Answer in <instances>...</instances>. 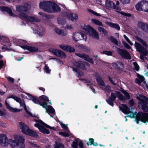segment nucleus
Returning <instances> with one entry per match:
<instances>
[{
  "label": "nucleus",
  "instance_id": "f257e3e1",
  "mask_svg": "<svg viewBox=\"0 0 148 148\" xmlns=\"http://www.w3.org/2000/svg\"><path fill=\"white\" fill-rule=\"evenodd\" d=\"M122 106V107H119L120 110H121L125 114H130L128 115L129 116L132 118L136 117L138 120L144 123L146 121H148V114L140 112L137 114L136 112H132L133 108H131L130 110V108L126 105L123 104Z\"/></svg>",
  "mask_w": 148,
  "mask_h": 148
},
{
  "label": "nucleus",
  "instance_id": "f03ea898",
  "mask_svg": "<svg viewBox=\"0 0 148 148\" xmlns=\"http://www.w3.org/2000/svg\"><path fill=\"white\" fill-rule=\"evenodd\" d=\"M135 38L136 39L138 42L140 43L143 45L138 42L135 41L134 44V46L136 51L141 53L144 56H146L148 53L147 49L148 48L147 43L144 40L138 36H136Z\"/></svg>",
  "mask_w": 148,
  "mask_h": 148
},
{
  "label": "nucleus",
  "instance_id": "7ed1b4c3",
  "mask_svg": "<svg viewBox=\"0 0 148 148\" xmlns=\"http://www.w3.org/2000/svg\"><path fill=\"white\" fill-rule=\"evenodd\" d=\"M16 9L20 12L19 14V17L22 19L25 20L27 22L34 21L38 22L40 21V20L38 18L34 16H27L23 12L27 11V9L26 8L23 6H17L16 7Z\"/></svg>",
  "mask_w": 148,
  "mask_h": 148
},
{
  "label": "nucleus",
  "instance_id": "20e7f679",
  "mask_svg": "<svg viewBox=\"0 0 148 148\" xmlns=\"http://www.w3.org/2000/svg\"><path fill=\"white\" fill-rule=\"evenodd\" d=\"M9 140L10 142L12 143L11 145L13 148H25L24 144L25 139L21 136L16 137L14 140L9 139Z\"/></svg>",
  "mask_w": 148,
  "mask_h": 148
},
{
  "label": "nucleus",
  "instance_id": "39448f33",
  "mask_svg": "<svg viewBox=\"0 0 148 148\" xmlns=\"http://www.w3.org/2000/svg\"><path fill=\"white\" fill-rule=\"evenodd\" d=\"M34 121L38 122L37 123L34 124V126L38 128L40 131L43 134H49V131L45 128L47 127L51 129L55 130V128L54 127H51L46 124L41 120H40L35 119Z\"/></svg>",
  "mask_w": 148,
  "mask_h": 148
},
{
  "label": "nucleus",
  "instance_id": "423d86ee",
  "mask_svg": "<svg viewBox=\"0 0 148 148\" xmlns=\"http://www.w3.org/2000/svg\"><path fill=\"white\" fill-rule=\"evenodd\" d=\"M135 7L138 11L148 12V1H140L135 5Z\"/></svg>",
  "mask_w": 148,
  "mask_h": 148
},
{
  "label": "nucleus",
  "instance_id": "0eeeda50",
  "mask_svg": "<svg viewBox=\"0 0 148 148\" xmlns=\"http://www.w3.org/2000/svg\"><path fill=\"white\" fill-rule=\"evenodd\" d=\"M137 98L140 101L138 102L139 107H141L144 111L147 112L148 111V107L147 106V103L146 102L148 99L145 96L139 95L137 97Z\"/></svg>",
  "mask_w": 148,
  "mask_h": 148
},
{
  "label": "nucleus",
  "instance_id": "6e6552de",
  "mask_svg": "<svg viewBox=\"0 0 148 148\" xmlns=\"http://www.w3.org/2000/svg\"><path fill=\"white\" fill-rule=\"evenodd\" d=\"M73 40L77 42L78 40H84L86 41L87 39V37L83 33V32H75L74 33L72 36Z\"/></svg>",
  "mask_w": 148,
  "mask_h": 148
},
{
  "label": "nucleus",
  "instance_id": "1a4fd4ad",
  "mask_svg": "<svg viewBox=\"0 0 148 148\" xmlns=\"http://www.w3.org/2000/svg\"><path fill=\"white\" fill-rule=\"evenodd\" d=\"M105 7L108 9H114L117 10H121V9L119 6L115 5L114 3L110 0H106L105 1Z\"/></svg>",
  "mask_w": 148,
  "mask_h": 148
},
{
  "label": "nucleus",
  "instance_id": "9d476101",
  "mask_svg": "<svg viewBox=\"0 0 148 148\" xmlns=\"http://www.w3.org/2000/svg\"><path fill=\"white\" fill-rule=\"evenodd\" d=\"M51 3V2L49 1L41 2L39 5L40 7L44 11L49 13L48 10L50 8Z\"/></svg>",
  "mask_w": 148,
  "mask_h": 148
},
{
  "label": "nucleus",
  "instance_id": "9b49d317",
  "mask_svg": "<svg viewBox=\"0 0 148 148\" xmlns=\"http://www.w3.org/2000/svg\"><path fill=\"white\" fill-rule=\"evenodd\" d=\"M8 144L7 136L5 134H0V145L6 146Z\"/></svg>",
  "mask_w": 148,
  "mask_h": 148
},
{
  "label": "nucleus",
  "instance_id": "f8f14e48",
  "mask_svg": "<svg viewBox=\"0 0 148 148\" xmlns=\"http://www.w3.org/2000/svg\"><path fill=\"white\" fill-rule=\"evenodd\" d=\"M60 8L58 5L54 3L51 2L50 8L49 10H48L49 13L58 12L60 11Z\"/></svg>",
  "mask_w": 148,
  "mask_h": 148
},
{
  "label": "nucleus",
  "instance_id": "ddd939ff",
  "mask_svg": "<svg viewBox=\"0 0 148 148\" xmlns=\"http://www.w3.org/2000/svg\"><path fill=\"white\" fill-rule=\"evenodd\" d=\"M121 91L123 92L125 96V97L121 95L120 92H116V94L117 95V97L119 99L121 100L124 101H125V98L127 99H130V95L127 92L123 90H122Z\"/></svg>",
  "mask_w": 148,
  "mask_h": 148
},
{
  "label": "nucleus",
  "instance_id": "4468645a",
  "mask_svg": "<svg viewBox=\"0 0 148 148\" xmlns=\"http://www.w3.org/2000/svg\"><path fill=\"white\" fill-rule=\"evenodd\" d=\"M65 15L66 18L71 19L74 22H76L78 18V16L77 14L71 12H66Z\"/></svg>",
  "mask_w": 148,
  "mask_h": 148
},
{
  "label": "nucleus",
  "instance_id": "2eb2a0df",
  "mask_svg": "<svg viewBox=\"0 0 148 148\" xmlns=\"http://www.w3.org/2000/svg\"><path fill=\"white\" fill-rule=\"evenodd\" d=\"M19 127L23 133L26 135L28 134L30 129L27 125L22 122H20L19 123Z\"/></svg>",
  "mask_w": 148,
  "mask_h": 148
},
{
  "label": "nucleus",
  "instance_id": "dca6fc26",
  "mask_svg": "<svg viewBox=\"0 0 148 148\" xmlns=\"http://www.w3.org/2000/svg\"><path fill=\"white\" fill-rule=\"evenodd\" d=\"M137 25L143 31L148 33V24L147 23L140 21L138 22Z\"/></svg>",
  "mask_w": 148,
  "mask_h": 148
},
{
  "label": "nucleus",
  "instance_id": "f3484780",
  "mask_svg": "<svg viewBox=\"0 0 148 148\" xmlns=\"http://www.w3.org/2000/svg\"><path fill=\"white\" fill-rule=\"evenodd\" d=\"M118 52L119 54L124 58L131 59V57L129 53L127 51L119 49H118Z\"/></svg>",
  "mask_w": 148,
  "mask_h": 148
},
{
  "label": "nucleus",
  "instance_id": "a211bd4d",
  "mask_svg": "<svg viewBox=\"0 0 148 148\" xmlns=\"http://www.w3.org/2000/svg\"><path fill=\"white\" fill-rule=\"evenodd\" d=\"M75 54L78 57L84 59L85 60L87 61L92 64H94V61L92 59L90 58L88 56L83 53H75Z\"/></svg>",
  "mask_w": 148,
  "mask_h": 148
},
{
  "label": "nucleus",
  "instance_id": "6ab92c4d",
  "mask_svg": "<svg viewBox=\"0 0 148 148\" xmlns=\"http://www.w3.org/2000/svg\"><path fill=\"white\" fill-rule=\"evenodd\" d=\"M51 51L53 54L57 56L63 58L66 56L65 53L62 51L56 49H52Z\"/></svg>",
  "mask_w": 148,
  "mask_h": 148
},
{
  "label": "nucleus",
  "instance_id": "aec40b11",
  "mask_svg": "<svg viewBox=\"0 0 148 148\" xmlns=\"http://www.w3.org/2000/svg\"><path fill=\"white\" fill-rule=\"evenodd\" d=\"M21 47L24 49H26L31 52H36L38 51V49L34 47L28 46H21Z\"/></svg>",
  "mask_w": 148,
  "mask_h": 148
},
{
  "label": "nucleus",
  "instance_id": "412c9836",
  "mask_svg": "<svg viewBox=\"0 0 148 148\" xmlns=\"http://www.w3.org/2000/svg\"><path fill=\"white\" fill-rule=\"evenodd\" d=\"M89 33L92 38H95L97 40L99 39V37L98 32L93 28H92V30Z\"/></svg>",
  "mask_w": 148,
  "mask_h": 148
},
{
  "label": "nucleus",
  "instance_id": "4be33fe9",
  "mask_svg": "<svg viewBox=\"0 0 148 148\" xmlns=\"http://www.w3.org/2000/svg\"><path fill=\"white\" fill-rule=\"evenodd\" d=\"M106 25L110 27L114 28L118 30H119L120 29V27L119 25L116 23H114L110 22L108 21H106Z\"/></svg>",
  "mask_w": 148,
  "mask_h": 148
},
{
  "label": "nucleus",
  "instance_id": "5701e85b",
  "mask_svg": "<svg viewBox=\"0 0 148 148\" xmlns=\"http://www.w3.org/2000/svg\"><path fill=\"white\" fill-rule=\"evenodd\" d=\"M5 104L7 108L10 110L14 112H20L21 111V110L18 109L16 108H14L11 107L7 103V101H5Z\"/></svg>",
  "mask_w": 148,
  "mask_h": 148
},
{
  "label": "nucleus",
  "instance_id": "b1692460",
  "mask_svg": "<svg viewBox=\"0 0 148 148\" xmlns=\"http://www.w3.org/2000/svg\"><path fill=\"white\" fill-rule=\"evenodd\" d=\"M46 105V108H45L46 110V112H47L48 114H52L54 115L55 114V111L54 109L52 108L51 106H49L47 108V105L46 103H45Z\"/></svg>",
  "mask_w": 148,
  "mask_h": 148
},
{
  "label": "nucleus",
  "instance_id": "393cba45",
  "mask_svg": "<svg viewBox=\"0 0 148 148\" xmlns=\"http://www.w3.org/2000/svg\"><path fill=\"white\" fill-rule=\"evenodd\" d=\"M113 66L115 69L118 70H121L123 68V66L122 63L117 62L114 63L113 64Z\"/></svg>",
  "mask_w": 148,
  "mask_h": 148
},
{
  "label": "nucleus",
  "instance_id": "a878e982",
  "mask_svg": "<svg viewBox=\"0 0 148 148\" xmlns=\"http://www.w3.org/2000/svg\"><path fill=\"white\" fill-rule=\"evenodd\" d=\"M54 31L58 34L61 35L62 36H66L67 34V32L66 31L60 29L55 28L54 29Z\"/></svg>",
  "mask_w": 148,
  "mask_h": 148
},
{
  "label": "nucleus",
  "instance_id": "bb28decb",
  "mask_svg": "<svg viewBox=\"0 0 148 148\" xmlns=\"http://www.w3.org/2000/svg\"><path fill=\"white\" fill-rule=\"evenodd\" d=\"M0 8L1 10L6 11L8 13L10 16H15V15L13 14L10 9L7 7H0Z\"/></svg>",
  "mask_w": 148,
  "mask_h": 148
},
{
  "label": "nucleus",
  "instance_id": "cd10ccee",
  "mask_svg": "<svg viewBox=\"0 0 148 148\" xmlns=\"http://www.w3.org/2000/svg\"><path fill=\"white\" fill-rule=\"evenodd\" d=\"M20 104V107L23 106L26 112L31 116L32 117L35 116V115H32L29 111L27 110V108L26 107V105L24 101H22L21 100L20 102H19Z\"/></svg>",
  "mask_w": 148,
  "mask_h": 148
},
{
  "label": "nucleus",
  "instance_id": "c85d7f7f",
  "mask_svg": "<svg viewBox=\"0 0 148 148\" xmlns=\"http://www.w3.org/2000/svg\"><path fill=\"white\" fill-rule=\"evenodd\" d=\"M39 99L40 101L41 102L42 104L46 103L47 105V102L49 100L48 98L47 97L42 95L40 96Z\"/></svg>",
  "mask_w": 148,
  "mask_h": 148
},
{
  "label": "nucleus",
  "instance_id": "c756f323",
  "mask_svg": "<svg viewBox=\"0 0 148 148\" xmlns=\"http://www.w3.org/2000/svg\"><path fill=\"white\" fill-rule=\"evenodd\" d=\"M32 100L34 103L37 104H39L40 106H42V107L44 108H46L45 106L46 105L45 103L43 104H42L41 102L39 101L38 99L35 98H33L32 99Z\"/></svg>",
  "mask_w": 148,
  "mask_h": 148
},
{
  "label": "nucleus",
  "instance_id": "7c9ffc66",
  "mask_svg": "<svg viewBox=\"0 0 148 148\" xmlns=\"http://www.w3.org/2000/svg\"><path fill=\"white\" fill-rule=\"evenodd\" d=\"M97 29L98 31L101 34H104L105 36H107L108 33L107 31L104 28L101 27H98Z\"/></svg>",
  "mask_w": 148,
  "mask_h": 148
},
{
  "label": "nucleus",
  "instance_id": "2f4dec72",
  "mask_svg": "<svg viewBox=\"0 0 148 148\" xmlns=\"http://www.w3.org/2000/svg\"><path fill=\"white\" fill-rule=\"evenodd\" d=\"M91 21L95 24L99 26H103V25L102 23L97 19H91Z\"/></svg>",
  "mask_w": 148,
  "mask_h": 148
},
{
  "label": "nucleus",
  "instance_id": "473e14b6",
  "mask_svg": "<svg viewBox=\"0 0 148 148\" xmlns=\"http://www.w3.org/2000/svg\"><path fill=\"white\" fill-rule=\"evenodd\" d=\"M74 65L76 66L78 68H81L84 70H85L86 68L84 65L81 63H79L77 62H75L74 63Z\"/></svg>",
  "mask_w": 148,
  "mask_h": 148
},
{
  "label": "nucleus",
  "instance_id": "72a5a7b5",
  "mask_svg": "<svg viewBox=\"0 0 148 148\" xmlns=\"http://www.w3.org/2000/svg\"><path fill=\"white\" fill-rule=\"evenodd\" d=\"M27 135L33 136H38V133L37 132L30 129L28 132V134Z\"/></svg>",
  "mask_w": 148,
  "mask_h": 148
},
{
  "label": "nucleus",
  "instance_id": "f704fd0d",
  "mask_svg": "<svg viewBox=\"0 0 148 148\" xmlns=\"http://www.w3.org/2000/svg\"><path fill=\"white\" fill-rule=\"evenodd\" d=\"M57 21L59 24L63 25L65 24L66 20L64 18H58Z\"/></svg>",
  "mask_w": 148,
  "mask_h": 148
},
{
  "label": "nucleus",
  "instance_id": "c9c22d12",
  "mask_svg": "<svg viewBox=\"0 0 148 148\" xmlns=\"http://www.w3.org/2000/svg\"><path fill=\"white\" fill-rule=\"evenodd\" d=\"M97 81L99 85L101 86H103L105 84L103 81L100 78H97Z\"/></svg>",
  "mask_w": 148,
  "mask_h": 148
},
{
  "label": "nucleus",
  "instance_id": "e433bc0d",
  "mask_svg": "<svg viewBox=\"0 0 148 148\" xmlns=\"http://www.w3.org/2000/svg\"><path fill=\"white\" fill-rule=\"evenodd\" d=\"M70 133L69 132H61L59 133V134L63 136L67 137L69 136Z\"/></svg>",
  "mask_w": 148,
  "mask_h": 148
},
{
  "label": "nucleus",
  "instance_id": "4c0bfd02",
  "mask_svg": "<svg viewBox=\"0 0 148 148\" xmlns=\"http://www.w3.org/2000/svg\"><path fill=\"white\" fill-rule=\"evenodd\" d=\"M45 30L44 28H42L41 29H39L38 30V34H39L40 36H42L45 35Z\"/></svg>",
  "mask_w": 148,
  "mask_h": 148
},
{
  "label": "nucleus",
  "instance_id": "58836bf2",
  "mask_svg": "<svg viewBox=\"0 0 148 148\" xmlns=\"http://www.w3.org/2000/svg\"><path fill=\"white\" fill-rule=\"evenodd\" d=\"M54 148H63L64 146L62 144L56 142L54 146Z\"/></svg>",
  "mask_w": 148,
  "mask_h": 148
},
{
  "label": "nucleus",
  "instance_id": "ea45409f",
  "mask_svg": "<svg viewBox=\"0 0 148 148\" xmlns=\"http://www.w3.org/2000/svg\"><path fill=\"white\" fill-rule=\"evenodd\" d=\"M66 51L69 52H73L75 51V49L69 46H67Z\"/></svg>",
  "mask_w": 148,
  "mask_h": 148
},
{
  "label": "nucleus",
  "instance_id": "a19ab883",
  "mask_svg": "<svg viewBox=\"0 0 148 148\" xmlns=\"http://www.w3.org/2000/svg\"><path fill=\"white\" fill-rule=\"evenodd\" d=\"M124 38L127 41V42L130 45H133V43L130 41L129 39L125 35H123Z\"/></svg>",
  "mask_w": 148,
  "mask_h": 148
},
{
  "label": "nucleus",
  "instance_id": "79ce46f5",
  "mask_svg": "<svg viewBox=\"0 0 148 148\" xmlns=\"http://www.w3.org/2000/svg\"><path fill=\"white\" fill-rule=\"evenodd\" d=\"M110 40L114 44L118 45V42L117 40L114 37L111 36L110 37Z\"/></svg>",
  "mask_w": 148,
  "mask_h": 148
},
{
  "label": "nucleus",
  "instance_id": "37998d69",
  "mask_svg": "<svg viewBox=\"0 0 148 148\" xmlns=\"http://www.w3.org/2000/svg\"><path fill=\"white\" fill-rule=\"evenodd\" d=\"M114 100L112 99L111 98H109L107 100L108 103L112 106H113L114 105L113 101Z\"/></svg>",
  "mask_w": 148,
  "mask_h": 148
},
{
  "label": "nucleus",
  "instance_id": "c03bdc74",
  "mask_svg": "<svg viewBox=\"0 0 148 148\" xmlns=\"http://www.w3.org/2000/svg\"><path fill=\"white\" fill-rule=\"evenodd\" d=\"M137 75L139 79V80L140 82H143L145 81V78L143 76L140 75L138 74H137Z\"/></svg>",
  "mask_w": 148,
  "mask_h": 148
},
{
  "label": "nucleus",
  "instance_id": "a18cd8bd",
  "mask_svg": "<svg viewBox=\"0 0 148 148\" xmlns=\"http://www.w3.org/2000/svg\"><path fill=\"white\" fill-rule=\"evenodd\" d=\"M29 144L33 148H40V147L38 146L37 144L33 143L30 142H28Z\"/></svg>",
  "mask_w": 148,
  "mask_h": 148
},
{
  "label": "nucleus",
  "instance_id": "49530a36",
  "mask_svg": "<svg viewBox=\"0 0 148 148\" xmlns=\"http://www.w3.org/2000/svg\"><path fill=\"white\" fill-rule=\"evenodd\" d=\"M102 53L103 54H105L108 56H112V52L110 51H104L102 52Z\"/></svg>",
  "mask_w": 148,
  "mask_h": 148
},
{
  "label": "nucleus",
  "instance_id": "de8ad7c7",
  "mask_svg": "<svg viewBox=\"0 0 148 148\" xmlns=\"http://www.w3.org/2000/svg\"><path fill=\"white\" fill-rule=\"evenodd\" d=\"M119 12L121 14L124 16L127 17H130L131 16V14L130 13H125L122 12Z\"/></svg>",
  "mask_w": 148,
  "mask_h": 148
},
{
  "label": "nucleus",
  "instance_id": "09e8293b",
  "mask_svg": "<svg viewBox=\"0 0 148 148\" xmlns=\"http://www.w3.org/2000/svg\"><path fill=\"white\" fill-rule=\"evenodd\" d=\"M122 43L124 47L125 48L128 49L131 48L130 46L125 41H123Z\"/></svg>",
  "mask_w": 148,
  "mask_h": 148
},
{
  "label": "nucleus",
  "instance_id": "8fccbe9b",
  "mask_svg": "<svg viewBox=\"0 0 148 148\" xmlns=\"http://www.w3.org/2000/svg\"><path fill=\"white\" fill-rule=\"evenodd\" d=\"M73 69L74 71L78 73L79 76H82L83 75V73L81 71L79 72L77 69L74 68H73Z\"/></svg>",
  "mask_w": 148,
  "mask_h": 148
},
{
  "label": "nucleus",
  "instance_id": "3c124183",
  "mask_svg": "<svg viewBox=\"0 0 148 148\" xmlns=\"http://www.w3.org/2000/svg\"><path fill=\"white\" fill-rule=\"evenodd\" d=\"M133 64L135 69L138 71L139 69V66L137 63L135 62H133Z\"/></svg>",
  "mask_w": 148,
  "mask_h": 148
},
{
  "label": "nucleus",
  "instance_id": "603ef678",
  "mask_svg": "<svg viewBox=\"0 0 148 148\" xmlns=\"http://www.w3.org/2000/svg\"><path fill=\"white\" fill-rule=\"evenodd\" d=\"M88 11L91 13H92L94 14V15L96 16H100V15L97 12L90 9H88Z\"/></svg>",
  "mask_w": 148,
  "mask_h": 148
},
{
  "label": "nucleus",
  "instance_id": "864d4df0",
  "mask_svg": "<svg viewBox=\"0 0 148 148\" xmlns=\"http://www.w3.org/2000/svg\"><path fill=\"white\" fill-rule=\"evenodd\" d=\"M72 147L73 148H77L78 144L76 141H75L73 142V144L71 145Z\"/></svg>",
  "mask_w": 148,
  "mask_h": 148
},
{
  "label": "nucleus",
  "instance_id": "5fc2aeb1",
  "mask_svg": "<svg viewBox=\"0 0 148 148\" xmlns=\"http://www.w3.org/2000/svg\"><path fill=\"white\" fill-rule=\"evenodd\" d=\"M92 28H93L91 27L89 25H87L85 27L84 29L85 31H88L90 29L91 31Z\"/></svg>",
  "mask_w": 148,
  "mask_h": 148
},
{
  "label": "nucleus",
  "instance_id": "6e6d98bb",
  "mask_svg": "<svg viewBox=\"0 0 148 148\" xmlns=\"http://www.w3.org/2000/svg\"><path fill=\"white\" fill-rule=\"evenodd\" d=\"M67 46L64 45H59V47L62 49L66 51Z\"/></svg>",
  "mask_w": 148,
  "mask_h": 148
},
{
  "label": "nucleus",
  "instance_id": "4d7b16f0",
  "mask_svg": "<svg viewBox=\"0 0 148 148\" xmlns=\"http://www.w3.org/2000/svg\"><path fill=\"white\" fill-rule=\"evenodd\" d=\"M116 97V94L114 93H112L111 94V97L109 98H111L112 99L114 100Z\"/></svg>",
  "mask_w": 148,
  "mask_h": 148
},
{
  "label": "nucleus",
  "instance_id": "13d9d810",
  "mask_svg": "<svg viewBox=\"0 0 148 148\" xmlns=\"http://www.w3.org/2000/svg\"><path fill=\"white\" fill-rule=\"evenodd\" d=\"M44 70L47 73H49L50 71V70L49 69V67L46 65L45 66Z\"/></svg>",
  "mask_w": 148,
  "mask_h": 148
},
{
  "label": "nucleus",
  "instance_id": "bf43d9fd",
  "mask_svg": "<svg viewBox=\"0 0 148 148\" xmlns=\"http://www.w3.org/2000/svg\"><path fill=\"white\" fill-rule=\"evenodd\" d=\"M108 78L110 81L114 85H116V84L115 82V81L114 79L112 78H110V77H108Z\"/></svg>",
  "mask_w": 148,
  "mask_h": 148
},
{
  "label": "nucleus",
  "instance_id": "052dcab7",
  "mask_svg": "<svg viewBox=\"0 0 148 148\" xmlns=\"http://www.w3.org/2000/svg\"><path fill=\"white\" fill-rule=\"evenodd\" d=\"M129 103L131 106H132L134 104V101L133 100L131 99L129 101Z\"/></svg>",
  "mask_w": 148,
  "mask_h": 148
},
{
  "label": "nucleus",
  "instance_id": "680f3d73",
  "mask_svg": "<svg viewBox=\"0 0 148 148\" xmlns=\"http://www.w3.org/2000/svg\"><path fill=\"white\" fill-rule=\"evenodd\" d=\"M14 99L18 103L20 102V101L21 100V99L16 96L14 97Z\"/></svg>",
  "mask_w": 148,
  "mask_h": 148
},
{
  "label": "nucleus",
  "instance_id": "e2e57ef3",
  "mask_svg": "<svg viewBox=\"0 0 148 148\" xmlns=\"http://www.w3.org/2000/svg\"><path fill=\"white\" fill-rule=\"evenodd\" d=\"M14 99L18 103L20 102V101L21 100V99L16 96L14 97Z\"/></svg>",
  "mask_w": 148,
  "mask_h": 148
},
{
  "label": "nucleus",
  "instance_id": "0e129e2a",
  "mask_svg": "<svg viewBox=\"0 0 148 148\" xmlns=\"http://www.w3.org/2000/svg\"><path fill=\"white\" fill-rule=\"evenodd\" d=\"M14 99L18 103L20 102V101L21 100V99L16 96L14 97Z\"/></svg>",
  "mask_w": 148,
  "mask_h": 148
},
{
  "label": "nucleus",
  "instance_id": "69168bd1",
  "mask_svg": "<svg viewBox=\"0 0 148 148\" xmlns=\"http://www.w3.org/2000/svg\"><path fill=\"white\" fill-rule=\"evenodd\" d=\"M7 79L9 81L11 82L12 83H13L14 82V79L12 78L9 77H7Z\"/></svg>",
  "mask_w": 148,
  "mask_h": 148
},
{
  "label": "nucleus",
  "instance_id": "338daca9",
  "mask_svg": "<svg viewBox=\"0 0 148 148\" xmlns=\"http://www.w3.org/2000/svg\"><path fill=\"white\" fill-rule=\"evenodd\" d=\"M65 28L67 29H71L73 28V27L71 25H67Z\"/></svg>",
  "mask_w": 148,
  "mask_h": 148
},
{
  "label": "nucleus",
  "instance_id": "774afa93",
  "mask_svg": "<svg viewBox=\"0 0 148 148\" xmlns=\"http://www.w3.org/2000/svg\"><path fill=\"white\" fill-rule=\"evenodd\" d=\"M6 126V125L5 123H3L0 121V126L3 127H5Z\"/></svg>",
  "mask_w": 148,
  "mask_h": 148
}]
</instances>
